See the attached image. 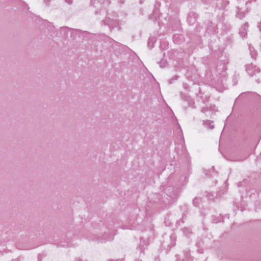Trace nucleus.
<instances>
[{"mask_svg": "<svg viewBox=\"0 0 261 261\" xmlns=\"http://www.w3.org/2000/svg\"><path fill=\"white\" fill-rule=\"evenodd\" d=\"M162 196L163 202L165 204H169L176 198L177 192L174 190L173 187L169 186L165 189Z\"/></svg>", "mask_w": 261, "mask_h": 261, "instance_id": "1", "label": "nucleus"}, {"mask_svg": "<svg viewBox=\"0 0 261 261\" xmlns=\"http://www.w3.org/2000/svg\"><path fill=\"white\" fill-rule=\"evenodd\" d=\"M102 22L103 25H108L110 29L117 27L119 25V20L110 16H107L105 19L102 20Z\"/></svg>", "mask_w": 261, "mask_h": 261, "instance_id": "2", "label": "nucleus"}, {"mask_svg": "<svg viewBox=\"0 0 261 261\" xmlns=\"http://www.w3.org/2000/svg\"><path fill=\"white\" fill-rule=\"evenodd\" d=\"M111 0H91L90 5L95 8H105L108 6Z\"/></svg>", "mask_w": 261, "mask_h": 261, "instance_id": "3", "label": "nucleus"}, {"mask_svg": "<svg viewBox=\"0 0 261 261\" xmlns=\"http://www.w3.org/2000/svg\"><path fill=\"white\" fill-rule=\"evenodd\" d=\"M246 70L250 76H252L256 73H259L260 70L256 66L252 64H248L246 66Z\"/></svg>", "mask_w": 261, "mask_h": 261, "instance_id": "4", "label": "nucleus"}, {"mask_svg": "<svg viewBox=\"0 0 261 261\" xmlns=\"http://www.w3.org/2000/svg\"><path fill=\"white\" fill-rule=\"evenodd\" d=\"M248 28V24L247 22H246L245 24H244L243 25L241 26L240 31H239V34L241 36L242 38H244L247 35V29Z\"/></svg>", "mask_w": 261, "mask_h": 261, "instance_id": "5", "label": "nucleus"}, {"mask_svg": "<svg viewBox=\"0 0 261 261\" xmlns=\"http://www.w3.org/2000/svg\"><path fill=\"white\" fill-rule=\"evenodd\" d=\"M148 245V241L145 239H141L140 245L138 247L137 249L140 253L142 252Z\"/></svg>", "mask_w": 261, "mask_h": 261, "instance_id": "6", "label": "nucleus"}, {"mask_svg": "<svg viewBox=\"0 0 261 261\" xmlns=\"http://www.w3.org/2000/svg\"><path fill=\"white\" fill-rule=\"evenodd\" d=\"M173 42L176 44H180L184 40L182 35L179 34H174L173 36Z\"/></svg>", "mask_w": 261, "mask_h": 261, "instance_id": "7", "label": "nucleus"}, {"mask_svg": "<svg viewBox=\"0 0 261 261\" xmlns=\"http://www.w3.org/2000/svg\"><path fill=\"white\" fill-rule=\"evenodd\" d=\"M70 30V29L67 27H63L60 28V33L61 36H66L67 33Z\"/></svg>", "mask_w": 261, "mask_h": 261, "instance_id": "8", "label": "nucleus"}, {"mask_svg": "<svg viewBox=\"0 0 261 261\" xmlns=\"http://www.w3.org/2000/svg\"><path fill=\"white\" fill-rule=\"evenodd\" d=\"M213 123V121H211L210 120H203V125L207 127L208 128H210L211 129H212L214 128V125L212 123Z\"/></svg>", "mask_w": 261, "mask_h": 261, "instance_id": "9", "label": "nucleus"}, {"mask_svg": "<svg viewBox=\"0 0 261 261\" xmlns=\"http://www.w3.org/2000/svg\"><path fill=\"white\" fill-rule=\"evenodd\" d=\"M238 11L237 12V16L239 18H243L245 15V11H242L241 9L237 8Z\"/></svg>", "mask_w": 261, "mask_h": 261, "instance_id": "10", "label": "nucleus"}, {"mask_svg": "<svg viewBox=\"0 0 261 261\" xmlns=\"http://www.w3.org/2000/svg\"><path fill=\"white\" fill-rule=\"evenodd\" d=\"M249 49L251 58L253 59H255L257 56L256 51L255 50L254 48L251 46H249Z\"/></svg>", "mask_w": 261, "mask_h": 261, "instance_id": "11", "label": "nucleus"}, {"mask_svg": "<svg viewBox=\"0 0 261 261\" xmlns=\"http://www.w3.org/2000/svg\"><path fill=\"white\" fill-rule=\"evenodd\" d=\"M106 13H107V12L105 10V9H100L99 12L98 11H95V15L97 16V18L98 19H100V18L98 16L99 15H102L103 16H105Z\"/></svg>", "mask_w": 261, "mask_h": 261, "instance_id": "12", "label": "nucleus"}, {"mask_svg": "<svg viewBox=\"0 0 261 261\" xmlns=\"http://www.w3.org/2000/svg\"><path fill=\"white\" fill-rule=\"evenodd\" d=\"M184 253L185 255V258L186 259L187 261H191L192 259L190 258V253L189 251L188 250H185L184 251Z\"/></svg>", "mask_w": 261, "mask_h": 261, "instance_id": "13", "label": "nucleus"}, {"mask_svg": "<svg viewBox=\"0 0 261 261\" xmlns=\"http://www.w3.org/2000/svg\"><path fill=\"white\" fill-rule=\"evenodd\" d=\"M200 199L198 198H195L193 199V203L195 206H198V203Z\"/></svg>", "mask_w": 261, "mask_h": 261, "instance_id": "14", "label": "nucleus"}, {"mask_svg": "<svg viewBox=\"0 0 261 261\" xmlns=\"http://www.w3.org/2000/svg\"><path fill=\"white\" fill-rule=\"evenodd\" d=\"M167 62L166 60H162L160 63L159 65L161 68L165 67L166 66Z\"/></svg>", "mask_w": 261, "mask_h": 261, "instance_id": "15", "label": "nucleus"}, {"mask_svg": "<svg viewBox=\"0 0 261 261\" xmlns=\"http://www.w3.org/2000/svg\"><path fill=\"white\" fill-rule=\"evenodd\" d=\"M126 228H127V229H135V228H136V227H135V226L134 225V224H133L132 225H130V226H128Z\"/></svg>", "mask_w": 261, "mask_h": 261, "instance_id": "16", "label": "nucleus"}, {"mask_svg": "<svg viewBox=\"0 0 261 261\" xmlns=\"http://www.w3.org/2000/svg\"><path fill=\"white\" fill-rule=\"evenodd\" d=\"M208 109L207 108H202L201 110L202 113H205L206 111H207Z\"/></svg>", "mask_w": 261, "mask_h": 261, "instance_id": "17", "label": "nucleus"}, {"mask_svg": "<svg viewBox=\"0 0 261 261\" xmlns=\"http://www.w3.org/2000/svg\"><path fill=\"white\" fill-rule=\"evenodd\" d=\"M73 0H65L66 3H67L69 4H71L72 3Z\"/></svg>", "mask_w": 261, "mask_h": 261, "instance_id": "18", "label": "nucleus"}, {"mask_svg": "<svg viewBox=\"0 0 261 261\" xmlns=\"http://www.w3.org/2000/svg\"><path fill=\"white\" fill-rule=\"evenodd\" d=\"M257 27L259 28V30L261 32V21L259 23H258Z\"/></svg>", "mask_w": 261, "mask_h": 261, "instance_id": "19", "label": "nucleus"}, {"mask_svg": "<svg viewBox=\"0 0 261 261\" xmlns=\"http://www.w3.org/2000/svg\"><path fill=\"white\" fill-rule=\"evenodd\" d=\"M113 238H114V237H110L109 239H108L107 240L109 241H112L113 240Z\"/></svg>", "mask_w": 261, "mask_h": 261, "instance_id": "20", "label": "nucleus"}, {"mask_svg": "<svg viewBox=\"0 0 261 261\" xmlns=\"http://www.w3.org/2000/svg\"><path fill=\"white\" fill-rule=\"evenodd\" d=\"M173 80H174L173 79L170 80L169 81V84H172L173 83Z\"/></svg>", "mask_w": 261, "mask_h": 261, "instance_id": "21", "label": "nucleus"}, {"mask_svg": "<svg viewBox=\"0 0 261 261\" xmlns=\"http://www.w3.org/2000/svg\"><path fill=\"white\" fill-rule=\"evenodd\" d=\"M178 78V76H177V75H176V76H175V77H174V79H175V80H177Z\"/></svg>", "mask_w": 261, "mask_h": 261, "instance_id": "22", "label": "nucleus"}, {"mask_svg": "<svg viewBox=\"0 0 261 261\" xmlns=\"http://www.w3.org/2000/svg\"><path fill=\"white\" fill-rule=\"evenodd\" d=\"M143 2H144V0H140V3L141 4H142L143 3Z\"/></svg>", "mask_w": 261, "mask_h": 261, "instance_id": "23", "label": "nucleus"}, {"mask_svg": "<svg viewBox=\"0 0 261 261\" xmlns=\"http://www.w3.org/2000/svg\"><path fill=\"white\" fill-rule=\"evenodd\" d=\"M170 239H171V240L174 239V237H173V236H171L170 237Z\"/></svg>", "mask_w": 261, "mask_h": 261, "instance_id": "24", "label": "nucleus"}, {"mask_svg": "<svg viewBox=\"0 0 261 261\" xmlns=\"http://www.w3.org/2000/svg\"><path fill=\"white\" fill-rule=\"evenodd\" d=\"M44 2L46 3V4L47 5L48 0H45Z\"/></svg>", "mask_w": 261, "mask_h": 261, "instance_id": "25", "label": "nucleus"}, {"mask_svg": "<svg viewBox=\"0 0 261 261\" xmlns=\"http://www.w3.org/2000/svg\"><path fill=\"white\" fill-rule=\"evenodd\" d=\"M185 230H187V231H186V232H188V233H189V231L188 230V229H185Z\"/></svg>", "mask_w": 261, "mask_h": 261, "instance_id": "26", "label": "nucleus"}, {"mask_svg": "<svg viewBox=\"0 0 261 261\" xmlns=\"http://www.w3.org/2000/svg\"><path fill=\"white\" fill-rule=\"evenodd\" d=\"M185 230H187V231H186V232H188V233H189V231L188 230V229H185Z\"/></svg>", "mask_w": 261, "mask_h": 261, "instance_id": "27", "label": "nucleus"}, {"mask_svg": "<svg viewBox=\"0 0 261 261\" xmlns=\"http://www.w3.org/2000/svg\"><path fill=\"white\" fill-rule=\"evenodd\" d=\"M148 45L149 46V45H151V44H150L149 42L148 43Z\"/></svg>", "mask_w": 261, "mask_h": 261, "instance_id": "28", "label": "nucleus"}, {"mask_svg": "<svg viewBox=\"0 0 261 261\" xmlns=\"http://www.w3.org/2000/svg\"><path fill=\"white\" fill-rule=\"evenodd\" d=\"M148 45L149 46V45H151V44H150L149 42L148 43Z\"/></svg>", "mask_w": 261, "mask_h": 261, "instance_id": "29", "label": "nucleus"}, {"mask_svg": "<svg viewBox=\"0 0 261 261\" xmlns=\"http://www.w3.org/2000/svg\"><path fill=\"white\" fill-rule=\"evenodd\" d=\"M136 261H141V260L137 259V260H136Z\"/></svg>", "mask_w": 261, "mask_h": 261, "instance_id": "30", "label": "nucleus"}, {"mask_svg": "<svg viewBox=\"0 0 261 261\" xmlns=\"http://www.w3.org/2000/svg\"><path fill=\"white\" fill-rule=\"evenodd\" d=\"M161 48L162 49H163L162 45L161 46Z\"/></svg>", "mask_w": 261, "mask_h": 261, "instance_id": "31", "label": "nucleus"}, {"mask_svg": "<svg viewBox=\"0 0 261 261\" xmlns=\"http://www.w3.org/2000/svg\"><path fill=\"white\" fill-rule=\"evenodd\" d=\"M179 261H184V259H182L181 260Z\"/></svg>", "mask_w": 261, "mask_h": 261, "instance_id": "32", "label": "nucleus"}, {"mask_svg": "<svg viewBox=\"0 0 261 261\" xmlns=\"http://www.w3.org/2000/svg\"><path fill=\"white\" fill-rule=\"evenodd\" d=\"M117 261H122V260H117Z\"/></svg>", "mask_w": 261, "mask_h": 261, "instance_id": "33", "label": "nucleus"}]
</instances>
